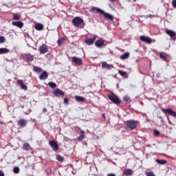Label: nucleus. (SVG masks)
<instances>
[{
    "instance_id": "obj_1",
    "label": "nucleus",
    "mask_w": 176,
    "mask_h": 176,
    "mask_svg": "<svg viewBox=\"0 0 176 176\" xmlns=\"http://www.w3.org/2000/svg\"><path fill=\"white\" fill-rule=\"evenodd\" d=\"M72 23L74 25V27H78V28H84L85 25H86L83 19H82L79 16L74 17L72 19Z\"/></svg>"
},
{
    "instance_id": "obj_2",
    "label": "nucleus",
    "mask_w": 176,
    "mask_h": 176,
    "mask_svg": "<svg viewBox=\"0 0 176 176\" xmlns=\"http://www.w3.org/2000/svg\"><path fill=\"white\" fill-rule=\"evenodd\" d=\"M126 128L129 130H134L137 126H138V121L135 120H128L126 122Z\"/></svg>"
},
{
    "instance_id": "obj_3",
    "label": "nucleus",
    "mask_w": 176,
    "mask_h": 176,
    "mask_svg": "<svg viewBox=\"0 0 176 176\" xmlns=\"http://www.w3.org/2000/svg\"><path fill=\"white\" fill-rule=\"evenodd\" d=\"M108 98L110 101H112L113 104H120L121 102L120 99H119V98L115 94H109Z\"/></svg>"
},
{
    "instance_id": "obj_4",
    "label": "nucleus",
    "mask_w": 176,
    "mask_h": 176,
    "mask_svg": "<svg viewBox=\"0 0 176 176\" xmlns=\"http://www.w3.org/2000/svg\"><path fill=\"white\" fill-rule=\"evenodd\" d=\"M162 111L165 115H170V116H173V118H176V112L173 111V109L168 108V109H162Z\"/></svg>"
},
{
    "instance_id": "obj_5",
    "label": "nucleus",
    "mask_w": 176,
    "mask_h": 176,
    "mask_svg": "<svg viewBox=\"0 0 176 176\" xmlns=\"http://www.w3.org/2000/svg\"><path fill=\"white\" fill-rule=\"evenodd\" d=\"M165 32H166V34L167 35H168V36H170V40L173 41L175 42V35H176L175 32H174V31H173L171 30L166 29L165 30Z\"/></svg>"
},
{
    "instance_id": "obj_6",
    "label": "nucleus",
    "mask_w": 176,
    "mask_h": 176,
    "mask_svg": "<svg viewBox=\"0 0 176 176\" xmlns=\"http://www.w3.org/2000/svg\"><path fill=\"white\" fill-rule=\"evenodd\" d=\"M49 145L51 146L52 151H54L55 152H57V150L59 149L58 144L56 142L55 140H51L49 142Z\"/></svg>"
},
{
    "instance_id": "obj_7",
    "label": "nucleus",
    "mask_w": 176,
    "mask_h": 176,
    "mask_svg": "<svg viewBox=\"0 0 176 176\" xmlns=\"http://www.w3.org/2000/svg\"><path fill=\"white\" fill-rule=\"evenodd\" d=\"M38 51L40 52V54H45V53H47V52H49V47H47V45L43 44L39 47Z\"/></svg>"
},
{
    "instance_id": "obj_8",
    "label": "nucleus",
    "mask_w": 176,
    "mask_h": 176,
    "mask_svg": "<svg viewBox=\"0 0 176 176\" xmlns=\"http://www.w3.org/2000/svg\"><path fill=\"white\" fill-rule=\"evenodd\" d=\"M72 63L73 64H76V65H82V64H83V61L82 60V58L76 56L72 57Z\"/></svg>"
},
{
    "instance_id": "obj_9",
    "label": "nucleus",
    "mask_w": 176,
    "mask_h": 176,
    "mask_svg": "<svg viewBox=\"0 0 176 176\" xmlns=\"http://www.w3.org/2000/svg\"><path fill=\"white\" fill-rule=\"evenodd\" d=\"M27 123H28V121L24 118H21L18 120V126L19 127H21L22 129L25 127L27 126Z\"/></svg>"
},
{
    "instance_id": "obj_10",
    "label": "nucleus",
    "mask_w": 176,
    "mask_h": 176,
    "mask_svg": "<svg viewBox=\"0 0 176 176\" xmlns=\"http://www.w3.org/2000/svg\"><path fill=\"white\" fill-rule=\"evenodd\" d=\"M53 94L55 96V97H64L65 93H64V91H61L60 89L57 88L54 90Z\"/></svg>"
},
{
    "instance_id": "obj_11",
    "label": "nucleus",
    "mask_w": 176,
    "mask_h": 176,
    "mask_svg": "<svg viewBox=\"0 0 176 176\" xmlns=\"http://www.w3.org/2000/svg\"><path fill=\"white\" fill-rule=\"evenodd\" d=\"M160 57L166 63H168V61H170V56L164 52H160Z\"/></svg>"
},
{
    "instance_id": "obj_12",
    "label": "nucleus",
    "mask_w": 176,
    "mask_h": 176,
    "mask_svg": "<svg viewBox=\"0 0 176 176\" xmlns=\"http://www.w3.org/2000/svg\"><path fill=\"white\" fill-rule=\"evenodd\" d=\"M140 41H142V42H145L146 43H148L151 44L152 43V38L146 36H141L140 37Z\"/></svg>"
},
{
    "instance_id": "obj_13",
    "label": "nucleus",
    "mask_w": 176,
    "mask_h": 176,
    "mask_svg": "<svg viewBox=\"0 0 176 176\" xmlns=\"http://www.w3.org/2000/svg\"><path fill=\"white\" fill-rule=\"evenodd\" d=\"M49 75L47 74V72L46 71H43L39 76V79L40 80H46V79H47Z\"/></svg>"
},
{
    "instance_id": "obj_14",
    "label": "nucleus",
    "mask_w": 176,
    "mask_h": 176,
    "mask_svg": "<svg viewBox=\"0 0 176 176\" xmlns=\"http://www.w3.org/2000/svg\"><path fill=\"white\" fill-rule=\"evenodd\" d=\"M95 41H96V36L85 39V43L89 46H91V45H93V43H94Z\"/></svg>"
},
{
    "instance_id": "obj_15",
    "label": "nucleus",
    "mask_w": 176,
    "mask_h": 176,
    "mask_svg": "<svg viewBox=\"0 0 176 176\" xmlns=\"http://www.w3.org/2000/svg\"><path fill=\"white\" fill-rule=\"evenodd\" d=\"M17 85L21 86V88L22 89V90L26 91L28 89L27 85H24V82H23V80H17Z\"/></svg>"
},
{
    "instance_id": "obj_16",
    "label": "nucleus",
    "mask_w": 176,
    "mask_h": 176,
    "mask_svg": "<svg viewBox=\"0 0 176 176\" xmlns=\"http://www.w3.org/2000/svg\"><path fill=\"white\" fill-rule=\"evenodd\" d=\"M104 40L102 38H100L99 40L96 41L95 46H96V47H101L104 46Z\"/></svg>"
},
{
    "instance_id": "obj_17",
    "label": "nucleus",
    "mask_w": 176,
    "mask_h": 176,
    "mask_svg": "<svg viewBox=\"0 0 176 176\" xmlns=\"http://www.w3.org/2000/svg\"><path fill=\"white\" fill-rule=\"evenodd\" d=\"M12 25H14L15 27H18V28H22V27L24 25L23 22L21 21H13Z\"/></svg>"
},
{
    "instance_id": "obj_18",
    "label": "nucleus",
    "mask_w": 176,
    "mask_h": 176,
    "mask_svg": "<svg viewBox=\"0 0 176 176\" xmlns=\"http://www.w3.org/2000/svg\"><path fill=\"white\" fill-rule=\"evenodd\" d=\"M91 11L94 13L95 12H97V13H100L102 14V13H104V11L97 7H92L91 9Z\"/></svg>"
},
{
    "instance_id": "obj_19",
    "label": "nucleus",
    "mask_w": 176,
    "mask_h": 176,
    "mask_svg": "<svg viewBox=\"0 0 176 176\" xmlns=\"http://www.w3.org/2000/svg\"><path fill=\"white\" fill-rule=\"evenodd\" d=\"M102 14H103L104 19H107V20H113V16H112L104 11H103V13H102Z\"/></svg>"
},
{
    "instance_id": "obj_20",
    "label": "nucleus",
    "mask_w": 176,
    "mask_h": 176,
    "mask_svg": "<svg viewBox=\"0 0 176 176\" xmlns=\"http://www.w3.org/2000/svg\"><path fill=\"white\" fill-rule=\"evenodd\" d=\"M102 68H106L107 69H111V68H113L112 65H109L107 63V62H103L102 64Z\"/></svg>"
},
{
    "instance_id": "obj_21",
    "label": "nucleus",
    "mask_w": 176,
    "mask_h": 176,
    "mask_svg": "<svg viewBox=\"0 0 176 176\" xmlns=\"http://www.w3.org/2000/svg\"><path fill=\"white\" fill-rule=\"evenodd\" d=\"M75 100L77 102H85L86 101V98L82 96H75Z\"/></svg>"
},
{
    "instance_id": "obj_22",
    "label": "nucleus",
    "mask_w": 176,
    "mask_h": 176,
    "mask_svg": "<svg viewBox=\"0 0 176 176\" xmlns=\"http://www.w3.org/2000/svg\"><path fill=\"white\" fill-rule=\"evenodd\" d=\"M133 174V170L126 168L124 170L123 175L126 176L131 175Z\"/></svg>"
},
{
    "instance_id": "obj_23",
    "label": "nucleus",
    "mask_w": 176,
    "mask_h": 176,
    "mask_svg": "<svg viewBox=\"0 0 176 176\" xmlns=\"http://www.w3.org/2000/svg\"><path fill=\"white\" fill-rule=\"evenodd\" d=\"M85 131H80V135L78 137V141H83L85 140Z\"/></svg>"
},
{
    "instance_id": "obj_24",
    "label": "nucleus",
    "mask_w": 176,
    "mask_h": 176,
    "mask_svg": "<svg viewBox=\"0 0 176 176\" xmlns=\"http://www.w3.org/2000/svg\"><path fill=\"white\" fill-rule=\"evenodd\" d=\"M37 31H42L43 30V25L41 23H36L34 27Z\"/></svg>"
},
{
    "instance_id": "obj_25",
    "label": "nucleus",
    "mask_w": 176,
    "mask_h": 176,
    "mask_svg": "<svg viewBox=\"0 0 176 176\" xmlns=\"http://www.w3.org/2000/svg\"><path fill=\"white\" fill-rule=\"evenodd\" d=\"M25 58L28 63H31V61H34V56L31 54L26 55Z\"/></svg>"
},
{
    "instance_id": "obj_26",
    "label": "nucleus",
    "mask_w": 176,
    "mask_h": 176,
    "mask_svg": "<svg viewBox=\"0 0 176 176\" xmlns=\"http://www.w3.org/2000/svg\"><path fill=\"white\" fill-rule=\"evenodd\" d=\"M130 56V53L125 52L122 55L120 56L121 60H127V58Z\"/></svg>"
},
{
    "instance_id": "obj_27",
    "label": "nucleus",
    "mask_w": 176,
    "mask_h": 176,
    "mask_svg": "<svg viewBox=\"0 0 176 176\" xmlns=\"http://www.w3.org/2000/svg\"><path fill=\"white\" fill-rule=\"evenodd\" d=\"M33 71L34 72H36L37 74H41V72H42V68H41L39 67L34 66Z\"/></svg>"
},
{
    "instance_id": "obj_28",
    "label": "nucleus",
    "mask_w": 176,
    "mask_h": 176,
    "mask_svg": "<svg viewBox=\"0 0 176 176\" xmlns=\"http://www.w3.org/2000/svg\"><path fill=\"white\" fill-rule=\"evenodd\" d=\"M23 151H30V149H31V146H30V144L25 143L23 145Z\"/></svg>"
},
{
    "instance_id": "obj_29",
    "label": "nucleus",
    "mask_w": 176,
    "mask_h": 176,
    "mask_svg": "<svg viewBox=\"0 0 176 176\" xmlns=\"http://www.w3.org/2000/svg\"><path fill=\"white\" fill-rule=\"evenodd\" d=\"M9 52V50L8 48H0V54H6Z\"/></svg>"
},
{
    "instance_id": "obj_30",
    "label": "nucleus",
    "mask_w": 176,
    "mask_h": 176,
    "mask_svg": "<svg viewBox=\"0 0 176 176\" xmlns=\"http://www.w3.org/2000/svg\"><path fill=\"white\" fill-rule=\"evenodd\" d=\"M48 85L50 86V87H51V89H56V87H57V84L53 82H50L48 83Z\"/></svg>"
},
{
    "instance_id": "obj_31",
    "label": "nucleus",
    "mask_w": 176,
    "mask_h": 176,
    "mask_svg": "<svg viewBox=\"0 0 176 176\" xmlns=\"http://www.w3.org/2000/svg\"><path fill=\"white\" fill-rule=\"evenodd\" d=\"M155 162H156L157 163H158V164H166V161L164 160H159V159H157V160H155Z\"/></svg>"
},
{
    "instance_id": "obj_32",
    "label": "nucleus",
    "mask_w": 176,
    "mask_h": 176,
    "mask_svg": "<svg viewBox=\"0 0 176 176\" xmlns=\"http://www.w3.org/2000/svg\"><path fill=\"white\" fill-rule=\"evenodd\" d=\"M21 16L18 14H13V20H20Z\"/></svg>"
},
{
    "instance_id": "obj_33",
    "label": "nucleus",
    "mask_w": 176,
    "mask_h": 176,
    "mask_svg": "<svg viewBox=\"0 0 176 176\" xmlns=\"http://www.w3.org/2000/svg\"><path fill=\"white\" fill-rule=\"evenodd\" d=\"M65 41V39L64 38H59L57 41L58 46H61V45H63V43H64Z\"/></svg>"
},
{
    "instance_id": "obj_34",
    "label": "nucleus",
    "mask_w": 176,
    "mask_h": 176,
    "mask_svg": "<svg viewBox=\"0 0 176 176\" xmlns=\"http://www.w3.org/2000/svg\"><path fill=\"white\" fill-rule=\"evenodd\" d=\"M118 74L120 75H121V76H124V77L126 76V77H127V73L126 72H123L122 70H119L118 71Z\"/></svg>"
},
{
    "instance_id": "obj_35",
    "label": "nucleus",
    "mask_w": 176,
    "mask_h": 176,
    "mask_svg": "<svg viewBox=\"0 0 176 176\" xmlns=\"http://www.w3.org/2000/svg\"><path fill=\"white\" fill-rule=\"evenodd\" d=\"M56 160H58V162H64V157H63V156H61L60 155H57Z\"/></svg>"
},
{
    "instance_id": "obj_36",
    "label": "nucleus",
    "mask_w": 176,
    "mask_h": 176,
    "mask_svg": "<svg viewBox=\"0 0 176 176\" xmlns=\"http://www.w3.org/2000/svg\"><path fill=\"white\" fill-rule=\"evenodd\" d=\"M13 171H14V174H19V173H20V168L17 166H15L13 168Z\"/></svg>"
},
{
    "instance_id": "obj_37",
    "label": "nucleus",
    "mask_w": 176,
    "mask_h": 176,
    "mask_svg": "<svg viewBox=\"0 0 176 176\" xmlns=\"http://www.w3.org/2000/svg\"><path fill=\"white\" fill-rule=\"evenodd\" d=\"M144 19H153V17H156V15L148 14L144 15Z\"/></svg>"
},
{
    "instance_id": "obj_38",
    "label": "nucleus",
    "mask_w": 176,
    "mask_h": 176,
    "mask_svg": "<svg viewBox=\"0 0 176 176\" xmlns=\"http://www.w3.org/2000/svg\"><path fill=\"white\" fill-rule=\"evenodd\" d=\"M124 101H125V102H131V100L129 98V96H124Z\"/></svg>"
},
{
    "instance_id": "obj_39",
    "label": "nucleus",
    "mask_w": 176,
    "mask_h": 176,
    "mask_svg": "<svg viewBox=\"0 0 176 176\" xmlns=\"http://www.w3.org/2000/svg\"><path fill=\"white\" fill-rule=\"evenodd\" d=\"M145 174L146 176H155V173H153V172H145Z\"/></svg>"
},
{
    "instance_id": "obj_40",
    "label": "nucleus",
    "mask_w": 176,
    "mask_h": 176,
    "mask_svg": "<svg viewBox=\"0 0 176 176\" xmlns=\"http://www.w3.org/2000/svg\"><path fill=\"white\" fill-rule=\"evenodd\" d=\"M5 41H6L5 37L0 36V43H5Z\"/></svg>"
},
{
    "instance_id": "obj_41",
    "label": "nucleus",
    "mask_w": 176,
    "mask_h": 176,
    "mask_svg": "<svg viewBox=\"0 0 176 176\" xmlns=\"http://www.w3.org/2000/svg\"><path fill=\"white\" fill-rule=\"evenodd\" d=\"M159 134H160V132L156 129L154 130V135L157 136L159 135Z\"/></svg>"
},
{
    "instance_id": "obj_42",
    "label": "nucleus",
    "mask_w": 176,
    "mask_h": 176,
    "mask_svg": "<svg viewBox=\"0 0 176 176\" xmlns=\"http://www.w3.org/2000/svg\"><path fill=\"white\" fill-rule=\"evenodd\" d=\"M63 102L65 105H68V98H65L63 100Z\"/></svg>"
},
{
    "instance_id": "obj_43",
    "label": "nucleus",
    "mask_w": 176,
    "mask_h": 176,
    "mask_svg": "<svg viewBox=\"0 0 176 176\" xmlns=\"http://www.w3.org/2000/svg\"><path fill=\"white\" fill-rule=\"evenodd\" d=\"M172 5H173V8H176V0L173 1Z\"/></svg>"
},
{
    "instance_id": "obj_44",
    "label": "nucleus",
    "mask_w": 176,
    "mask_h": 176,
    "mask_svg": "<svg viewBox=\"0 0 176 176\" xmlns=\"http://www.w3.org/2000/svg\"><path fill=\"white\" fill-rule=\"evenodd\" d=\"M0 176H5V174L3 173V171L0 170Z\"/></svg>"
},
{
    "instance_id": "obj_45",
    "label": "nucleus",
    "mask_w": 176,
    "mask_h": 176,
    "mask_svg": "<svg viewBox=\"0 0 176 176\" xmlns=\"http://www.w3.org/2000/svg\"><path fill=\"white\" fill-rule=\"evenodd\" d=\"M107 176H116V175L113 173H109L107 174Z\"/></svg>"
},
{
    "instance_id": "obj_46",
    "label": "nucleus",
    "mask_w": 176,
    "mask_h": 176,
    "mask_svg": "<svg viewBox=\"0 0 176 176\" xmlns=\"http://www.w3.org/2000/svg\"><path fill=\"white\" fill-rule=\"evenodd\" d=\"M109 2H112V3H113V2H116V1H118V0H109Z\"/></svg>"
},
{
    "instance_id": "obj_47",
    "label": "nucleus",
    "mask_w": 176,
    "mask_h": 176,
    "mask_svg": "<svg viewBox=\"0 0 176 176\" xmlns=\"http://www.w3.org/2000/svg\"><path fill=\"white\" fill-rule=\"evenodd\" d=\"M64 140H65V141H69V139L67 137H65Z\"/></svg>"
},
{
    "instance_id": "obj_48",
    "label": "nucleus",
    "mask_w": 176,
    "mask_h": 176,
    "mask_svg": "<svg viewBox=\"0 0 176 176\" xmlns=\"http://www.w3.org/2000/svg\"><path fill=\"white\" fill-rule=\"evenodd\" d=\"M43 112H47V109L44 108V109H43Z\"/></svg>"
}]
</instances>
